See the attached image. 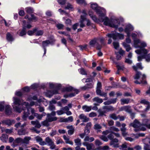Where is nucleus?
Segmentation results:
<instances>
[{"label":"nucleus","mask_w":150,"mask_h":150,"mask_svg":"<svg viewBox=\"0 0 150 150\" xmlns=\"http://www.w3.org/2000/svg\"><path fill=\"white\" fill-rule=\"evenodd\" d=\"M58 93L57 90H53L52 91H48L46 93V96L49 98L51 97L54 94Z\"/></svg>","instance_id":"dca6fc26"},{"label":"nucleus","mask_w":150,"mask_h":150,"mask_svg":"<svg viewBox=\"0 0 150 150\" xmlns=\"http://www.w3.org/2000/svg\"><path fill=\"white\" fill-rule=\"evenodd\" d=\"M97 43V41L96 39H94L91 40L89 42V45L91 47H94V45Z\"/></svg>","instance_id":"37998d69"},{"label":"nucleus","mask_w":150,"mask_h":150,"mask_svg":"<svg viewBox=\"0 0 150 150\" xmlns=\"http://www.w3.org/2000/svg\"><path fill=\"white\" fill-rule=\"evenodd\" d=\"M8 139V136L6 134H3L0 137V139L3 142H6Z\"/></svg>","instance_id":"2f4dec72"},{"label":"nucleus","mask_w":150,"mask_h":150,"mask_svg":"<svg viewBox=\"0 0 150 150\" xmlns=\"http://www.w3.org/2000/svg\"><path fill=\"white\" fill-rule=\"evenodd\" d=\"M125 111L129 113H131L132 112V110L131 109V107L129 106H125Z\"/></svg>","instance_id":"6e6d98bb"},{"label":"nucleus","mask_w":150,"mask_h":150,"mask_svg":"<svg viewBox=\"0 0 150 150\" xmlns=\"http://www.w3.org/2000/svg\"><path fill=\"white\" fill-rule=\"evenodd\" d=\"M74 89H75L73 88L72 87L70 86L64 88L63 89V91H64L70 92L73 91Z\"/></svg>","instance_id":"ea45409f"},{"label":"nucleus","mask_w":150,"mask_h":150,"mask_svg":"<svg viewBox=\"0 0 150 150\" xmlns=\"http://www.w3.org/2000/svg\"><path fill=\"white\" fill-rule=\"evenodd\" d=\"M60 120L62 122H72L73 121V118L72 116H70L66 118H61Z\"/></svg>","instance_id":"5701e85b"},{"label":"nucleus","mask_w":150,"mask_h":150,"mask_svg":"<svg viewBox=\"0 0 150 150\" xmlns=\"http://www.w3.org/2000/svg\"><path fill=\"white\" fill-rule=\"evenodd\" d=\"M54 41L55 40L52 39L43 41L42 43V47L43 48H46V47L48 46L49 44L53 45Z\"/></svg>","instance_id":"9b49d317"},{"label":"nucleus","mask_w":150,"mask_h":150,"mask_svg":"<svg viewBox=\"0 0 150 150\" xmlns=\"http://www.w3.org/2000/svg\"><path fill=\"white\" fill-rule=\"evenodd\" d=\"M141 124L137 119H135L133 123H130V125L132 127L135 129H138L140 127Z\"/></svg>","instance_id":"f8f14e48"},{"label":"nucleus","mask_w":150,"mask_h":150,"mask_svg":"<svg viewBox=\"0 0 150 150\" xmlns=\"http://www.w3.org/2000/svg\"><path fill=\"white\" fill-rule=\"evenodd\" d=\"M142 125L150 129V120L147 119H143Z\"/></svg>","instance_id":"2eb2a0df"},{"label":"nucleus","mask_w":150,"mask_h":150,"mask_svg":"<svg viewBox=\"0 0 150 150\" xmlns=\"http://www.w3.org/2000/svg\"><path fill=\"white\" fill-rule=\"evenodd\" d=\"M91 7L95 11L100 17H103L105 15V10L103 8L98 6L97 4L91 3Z\"/></svg>","instance_id":"20e7f679"},{"label":"nucleus","mask_w":150,"mask_h":150,"mask_svg":"<svg viewBox=\"0 0 150 150\" xmlns=\"http://www.w3.org/2000/svg\"><path fill=\"white\" fill-rule=\"evenodd\" d=\"M43 32L42 30H37H37L35 33V35L36 36H40L42 35L43 34Z\"/></svg>","instance_id":"603ef678"},{"label":"nucleus","mask_w":150,"mask_h":150,"mask_svg":"<svg viewBox=\"0 0 150 150\" xmlns=\"http://www.w3.org/2000/svg\"><path fill=\"white\" fill-rule=\"evenodd\" d=\"M92 100L93 102H96L99 104H100L103 102V99L99 98L98 97H96L93 98L92 99Z\"/></svg>","instance_id":"473e14b6"},{"label":"nucleus","mask_w":150,"mask_h":150,"mask_svg":"<svg viewBox=\"0 0 150 150\" xmlns=\"http://www.w3.org/2000/svg\"><path fill=\"white\" fill-rule=\"evenodd\" d=\"M73 91L75 92L74 93H71L68 94H65L64 95V96L65 98L72 97L74 96L75 95L78 94L79 92V91L76 89H74Z\"/></svg>","instance_id":"6ab92c4d"},{"label":"nucleus","mask_w":150,"mask_h":150,"mask_svg":"<svg viewBox=\"0 0 150 150\" xmlns=\"http://www.w3.org/2000/svg\"><path fill=\"white\" fill-rule=\"evenodd\" d=\"M67 127L68 129L71 128V129H69V130H68V134L69 135H71L74 132V129L73 128V127L72 126H67Z\"/></svg>","instance_id":"a19ab883"},{"label":"nucleus","mask_w":150,"mask_h":150,"mask_svg":"<svg viewBox=\"0 0 150 150\" xmlns=\"http://www.w3.org/2000/svg\"><path fill=\"white\" fill-rule=\"evenodd\" d=\"M120 149H124L127 148V146L126 143L122 144L121 146H119L118 147Z\"/></svg>","instance_id":"4d7b16f0"},{"label":"nucleus","mask_w":150,"mask_h":150,"mask_svg":"<svg viewBox=\"0 0 150 150\" xmlns=\"http://www.w3.org/2000/svg\"><path fill=\"white\" fill-rule=\"evenodd\" d=\"M114 40L113 42V45L114 48L116 50H117L119 47V44L118 42L116 41L117 38H112Z\"/></svg>","instance_id":"7c9ffc66"},{"label":"nucleus","mask_w":150,"mask_h":150,"mask_svg":"<svg viewBox=\"0 0 150 150\" xmlns=\"http://www.w3.org/2000/svg\"><path fill=\"white\" fill-rule=\"evenodd\" d=\"M63 137L65 141V142L66 144H69L71 145L73 144V142L71 141H70L69 139L67 138L66 136L64 135Z\"/></svg>","instance_id":"4c0bfd02"},{"label":"nucleus","mask_w":150,"mask_h":150,"mask_svg":"<svg viewBox=\"0 0 150 150\" xmlns=\"http://www.w3.org/2000/svg\"><path fill=\"white\" fill-rule=\"evenodd\" d=\"M26 22L25 21H23V27L22 30H19L17 32V34L20 36H23L24 35H25L26 33V31L25 24Z\"/></svg>","instance_id":"6e6552de"},{"label":"nucleus","mask_w":150,"mask_h":150,"mask_svg":"<svg viewBox=\"0 0 150 150\" xmlns=\"http://www.w3.org/2000/svg\"><path fill=\"white\" fill-rule=\"evenodd\" d=\"M56 112L57 113V114L58 115H61L62 114H63L65 112H64L62 108L60 110H57Z\"/></svg>","instance_id":"052dcab7"},{"label":"nucleus","mask_w":150,"mask_h":150,"mask_svg":"<svg viewBox=\"0 0 150 150\" xmlns=\"http://www.w3.org/2000/svg\"><path fill=\"white\" fill-rule=\"evenodd\" d=\"M102 127L98 123L96 124L94 126L93 128L94 129L97 130V132L98 133L99 132H101V131L99 129L102 128Z\"/></svg>","instance_id":"cd10ccee"},{"label":"nucleus","mask_w":150,"mask_h":150,"mask_svg":"<svg viewBox=\"0 0 150 150\" xmlns=\"http://www.w3.org/2000/svg\"><path fill=\"white\" fill-rule=\"evenodd\" d=\"M2 122L3 124L9 126L15 123V121L13 120L7 119L3 120Z\"/></svg>","instance_id":"ddd939ff"},{"label":"nucleus","mask_w":150,"mask_h":150,"mask_svg":"<svg viewBox=\"0 0 150 150\" xmlns=\"http://www.w3.org/2000/svg\"><path fill=\"white\" fill-rule=\"evenodd\" d=\"M121 104L122 105L128 104L130 102V99L129 98H122L120 100Z\"/></svg>","instance_id":"c85d7f7f"},{"label":"nucleus","mask_w":150,"mask_h":150,"mask_svg":"<svg viewBox=\"0 0 150 150\" xmlns=\"http://www.w3.org/2000/svg\"><path fill=\"white\" fill-rule=\"evenodd\" d=\"M113 132H111V133L108 136V138L111 140L114 139V137L113 135Z\"/></svg>","instance_id":"e2e57ef3"},{"label":"nucleus","mask_w":150,"mask_h":150,"mask_svg":"<svg viewBox=\"0 0 150 150\" xmlns=\"http://www.w3.org/2000/svg\"><path fill=\"white\" fill-rule=\"evenodd\" d=\"M122 45L126 49V51L127 52H129L132 49L129 45L127 44L126 42H123Z\"/></svg>","instance_id":"f704fd0d"},{"label":"nucleus","mask_w":150,"mask_h":150,"mask_svg":"<svg viewBox=\"0 0 150 150\" xmlns=\"http://www.w3.org/2000/svg\"><path fill=\"white\" fill-rule=\"evenodd\" d=\"M100 138L105 142H107L108 141V138L104 135H102L100 137Z\"/></svg>","instance_id":"0e129e2a"},{"label":"nucleus","mask_w":150,"mask_h":150,"mask_svg":"<svg viewBox=\"0 0 150 150\" xmlns=\"http://www.w3.org/2000/svg\"><path fill=\"white\" fill-rule=\"evenodd\" d=\"M93 145V144H89L87 146L86 148L87 150H91Z\"/></svg>","instance_id":"774afa93"},{"label":"nucleus","mask_w":150,"mask_h":150,"mask_svg":"<svg viewBox=\"0 0 150 150\" xmlns=\"http://www.w3.org/2000/svg\"><path fill=\"white\" fill-rule=\"evenodd\" d=\"M115 64H117L116 67L118 70H123L124 69V67L123 65L120 66L116 62L115 63Z\"/></svg>","instance_id":"5fc2aeb1"},{"label":"nucleus","mask_w":150,"mask_h":150,"mask_svg":"<svg viewBox=\"0 0 150 150\" xmlns=\"http://www.w3.org/2000/svg\"><path fill=\"white\" fill-rule=\"evenodd\" d=\"M45 142L46 144H48L49 146L54 142L52 139H51L49 137H47L45 139Z\"/></svg>","instance_id":"c9c22d12"},{"label":"nucleus","mask_w":150,"mask_h":150,"mask_svg":"<svg viewBox=\"0 0 150 150\" xmlns=\"http://www.w3.org/2000/svg\"><path fill=\"white\" fill-rule=\"evenodd\" d=\"M49 121L46 118V120L41 122V124L44 126L48 127L50 125Z\"/></svg>","instance_id":"79ce46f5"},{"label":"nucleus","mask_w":150,"mask_h":150,"mask_svg":"<svg viewBox=\"0 0 150 150\" xmlns=\"http://www.w3.org/2000/svg\"><path fill=\"white\" fill-rule=\"evenodd\" d=\"M37 30V28H35L33 30H29L28 31L27 33L28 34L30 35H35V33Z\"/></svg>","instance_id":"a18cd8bd"},{"label":"nucleus","mask_w":150,"mask_h":150,"mask_svg":"<svg viewBox=\"0 0 150 150\" xmlns=\"http://www.w3.org/2000/svg\"><path fill=\"white\" fill-rule=\"evenodd\" d=\"M76 145L78 146H81V140L79 138H77L74 140Z\"/></svg>","instance_id":"c03bdc74"},{"label":"nucleus","mask_w":150,"mask_h":150,"mask_svg":"<svg viewBox=\"0 0 150 150\" xmlns=\"http://www.w3.org/2000/svg\"><path fill=\"white\" fill-rule=\"evenodd\" d=\"M146 76L145 74H142L141 72L137 71L134 76V78L136 79L140 78V82L137 80L134 81V83L137 84H140L141 83L144 84H146L147 82L146 81Z\"/></svg>","instance_id":"39448f33"},{"label":"nucleus","mask_w":150,"mask_h":150,"mask_svg":"<svg viewBox=\"0 0 150 150\" xmlns=\"http://www.w3.org/2000/svg\"><path fill=\"white\" fill-rule=\"evenodd\" d=\"M31 138L30 137H25L23 139V143L25 144H29V141L31 140Z\"/></svg>","instance_id":"72a5a7b5"},{"label":"nucleus","mask_w":150,"mask_h":150,"mask_svg":"<svg viewBox=\"0 0 150 150\" xmlns=\"http://www.w3.org/2000/svg\"><path fill=\"white\" fill-rule=\"evenodd\" d=\"M118 142V139L115 138L112 140L110 143V145L114 147H119V144L117 143Z\"/></svg>","instance_id":"4468645a"},{"label":"nucleus","mask_w":150,"mask_h":150,"mask_svg":"<svg viewBox=\"0 0 150 150\" xmlns=\"http://www.w3.org/2000/svg\"><path fill=\"white\" fill-rule=\"evenodd\" d=\"M142 142L144 145L150 144V138H146L143 139L142 140Z\"/></svg>","instance_id":"58836bf2"},{"label":"nucleus","mask_w":150,"mask_h":150,"mask_svg":"<svg viewBox=\"0 0 150 150\" xmlns=\"http://www.w3.org/2000/svg\"><path fill=\"white\" fill-rule=\"evenodd\" d=\"M100 20L102 22H104L105 25L115 28H117L120 24L119 20L117 18L112 19L110 20L108 17H105L104 18H101Z\"/></svg>","instance_id":"f03ea898"},{"label":"nucleus","mask_w":150,"mask_h":150,"mask_svg":"<svg viewBox=\"0 0 150 150\" xmlns=\"http://www.w3.org/2000/svg\"><path fill=\"white\" fill-rule=\"evenodd\" d=\"M144 150H150V144L144 145Z\"/></svg>","instance_id":"338daca9"},{"label":"nucleus","mask_w":150,"mask_h":150,"mask_svg":"<svg viewBox=\"0 0 150 150\" xmlns=\"http://www.w3.org/2000/svg\"><path fill=\"white\" fill-rule=\"evenodd\" d=\"M100 89H96V94L98 95H99L102 97H106L107 96V93L104 92H102Z\"/></svg>","instance_id":"412c9836"},{"label":"nucleus","mask_w":150,"mask_h":150,"mask_svg":"<svg viewBox=\"0 0 150 150\" xmlns=\"http://www.w3.org/2000/svg\"><path fill=\"white\" fill-rule=\"evenodd\" d=\"M106 36L108 38H123L124 36L122 35H121L120 33L116 32L115 31H113L110 33H108L106 35Z\"/></svg>","instance_id":"0eeeda50"},{"label":"nucleus","mask_w":150,"mask_h":150,"mask_svg":"<svg viewBox=\"0 0 150 150\" xmlns=\"http://www.w3.org/2000/svg\"><path fill=\"white\" fill-rule=\"evenodd\" d=\"M110 130L111 131H114L117 132H119L120 131V130L118 128H117L114 126H112L110 128Z\"/></svg>","instance_id":"bf43d9fd"},{"label":"nucleus","mask_w":150,"mask_h":150,"mask_svg":"<svg viewBox=\"0 0 150 150\" xmlns=\"http://www.w3.org/2000/svg\"><path fill=\"white\" fill-rule=\"evenodd\" d=\"M82 109L85 112H89L92 110V106H88L87 105H84L82 107Z\"/></svg>","instance_id":"a878e982"},{"label":"nucleus","mask_w":150,"mask_h":150,"mask_svg":"<svg viewBox=\"0 0 150 150\" xmlns=\"http://www.w3.org/2000/svg\"><path fill=\"white\" fill-rule=\"evenodd\" d=\"M5 112L6 115H11L12 111L11 106L10 105H7L5 106Z\"/></svg>","instance_id":"4be33fe9"},{"label":"nucleus","mask_w":150,"mask_h":150,"mask_svg":"<svg viewBox=\"0 0 150 150\" xmlns=\"http://www.w3.org/2000/svg\"><path fill=\"white\" fill-rule=\"evenodd\" d=\"M97 115V114L96 113L94 112H92L89 114V116L91 117H96Z\"/></svg>","instance_id":"680f3d73"},{"label":"nucleus","mask_w":150,"mask_h":150,"mask_svg":"<svg viewBox=\"0 0 150 150\" xmlns=\"http://www.w3.org/2000/svg\"><path fill=\"white\" fill-rule=\"evenodd\" d=\"M47 120H49V122H52L56 121L57 119V117H53V116H52L50 115L49 114V113H48L47 114Z\"/></svg>","instance_id":"aec40b11"},{"label":"nucleus","mask_w":150,"mask_h":150,"mask_svg":"<svg viewBox=\"0 0 150 150\" xmlns=\"http://www.w3.org/2000/svg\"><path fill=\"white\" fill-rule=\"evenodd\" d=\"M14 142L17 143H23V139L21 138H18L14 140Z\"/></svg>","instance_id":"3c124183"},{"label":"nucleus","mask_w":150,"mask_h":150,"mask_svg":"<svg viewBox=\"0 0 150 150\" xmlns=\"http://www.w3.org/2000/svg\"><path fill=\"white\" fill-rule=\"evenodd\" d=\"M78 71L79 73L83 75H86L87 73L86 71L83 68H81L78 69Z\"/></svg>","instance_id":"de8ad7c7"},{"label":"nucleus","mask_w":150,"mask_h":150,"mask_svg":"<svg viewBox=\"0 0 150 150\" xmlns=\"http://www.w3.org/2000/svg\"><path fill=\"white\" fill-rule=\"evenodd\" d=\"M109 117L110 118L115 120H116L118 119V116H117L116 114L114 113L110 114Z\"/></svg>","instance_id":"8fccbe9b"},{"label":"nucleus","mask_w":150,"mask_h":150,"mask_svg":"<svg viewBox=\"0 0 150 150\" xmlns=\"http://www.w3.org/2000/svg\"><path fill=\"white\" fill-rule=\"evenodd\" d=\"M79 117L81 119L83 120V122H88L89 120V118L87 117L83 114H81L79 116Z\"/></svg>","instance_id":"b1692460"},{"label":"nucleus","mask_w":150,"mask_h":150,"mask_svg":"<svg viewBox=\"0 0 150 150\" xmlns=\"http://www.w3.org/2000/svg\"><path fill=\"white\" fill-rule=\"evenodd\" d=\"M86 18H84V16H81V18L79 21L80 26L81 28H83L85 26L84 23L85 21H86Z\"/></svg>","instance_id":"393cba45"},{"label":"nucleus","mask_w":150,"mask_h":150,"mask_svg":"<svg viewBox=\"0 0 150 150\" xmlns=\"http://www.w3.org/2000/svg\"><path fill=\"white\" fill-rule=\"evenodd\" d=\"M88 14L89 16H90V17L91 18L92 20L93 21L95 22H98L99 21L102 22L101 21V18H104L105 17V15L103 16V17H100L99 16V18L98 19L97 17H96V16L94 15H93L92 13L90 11H89L88 13Z\"/></svg>","instance_id":"1a4fd4ad"},{"label":"nucleus","mask_w":150,"mask_h":150,"mask_svg":"<svg viewBox=\"0 0 150 150\" xmlns=\"http://www.w3.org/2000/svg\"><path fill=\"white\" fill-rule=\"evenodd\" d=\"M34 116L36 117L38 119L41 120L42 117H43V115H42L39 114L37 113L34 114Z\"/></svg>","instance_id":"69168bd1"},{"label":"nucleus","mask_w":150,"mask_h":150,"mask_svg":"<svg viewBox=\"0 0 150 150\" xmlns=\"http://www.w3.org/2000/svg\"><path fill=\"white\" fill-rule=\"evenodd\" d=\"M98 112L99 113V115L98 116V117L100 116H103L104 115H105V114L106 113V111L105 110H102L99 109L98 110Z\"/></svg>","instance_id":"09e8293b"},{"label":"nucleus","mask_w":150,"mask_h":150,"mask_svg":"<svg viewBox=\"0 0 150 150\" xmlns=\"http://www.w3.org/2000/svg\"><path fill=\"white\" fill-rule=\"evenodd\" d=\"M25 11L27 13L31 14L33 13L34 10L32 8L28 7L25 8Z\"/></svg>","instance_id":"49530a36"},{"label":"nucleus","mask_w":150,"mask_h":150,"mask_svg":"<svg viewBox=\"0 0 150 150\" xmlns=\"http://www.w3.org/2000/svg\"><path fill=\"white\" fill-rule=\"evenodd\" d=\"M28 133L26 130L24 128H22L19 129L18 131V134L20 135H24Z\"/></svg>","instance_id":"bb28decb"},{"label":"nucleus","mask_w":150,"mask_h":150,"mask_svg":"<svg viewBox=\"0 0 150 150\" xmlns=\"http://www.w3.org/2000/svg\"><path fill=\"white\" fill-rule=\"evenodd\" d=\"M77 3L79 4H82L84 5L86 4L85 0H76Z\"/></svg>","instance_id":"864d4df0"},{"label":"nucleus","mask_w":150,"mask_h":150,"mask_svg":"<svg viewBox=\"0 0 150 150\" xmlns=\"http://www.w3.org/2000/svg\"><path fill=\"white\" fill-rule=\"evenodd\" d=\"M13 99L12 106L14 110L19 113H21L22 110H24L22 118L23 120H26L28 115L29 114L28 108L29 106V103L26 102H23L22 100L17 97H14Z\"/></svg>","instance_id":"f257e3e1"},{"label":"nucleus","mask_w":150,"mask_h":150,"mask_svg":"<svg viewBox=\"0 0 150 150\" xmlns=\"http://www.w3.org/2000/svg\"><path fill=\"white\" fill-rule=\"evenodd\" d=\"M93 87V84L92 83H87L85 86L82 87L81 88L83 91L88 90Z\"/></svg>","instance_id":"f3484780"},{"label":"nucleus","mask_w":150,"mask_h":150,"mask_svg":"<svg viewBox=\"0 0 150 150\" xmlns=\"http://www.w3.org/2000/svg\"><path fill=\"white\" fill-rule=\"evenodd\" d=\"M56 26L58 29L60 30L62 29L64 26L63 24L58 23L56 25Z\"/></svg>","instance_id":"13d9d810"},{"label":"nucleus","mask_w":150,"mask_h":150,"mask_svg":"<svg viewBox=\"0 0 150 150\" xmlns=\"http://www.w3.org/2000/svg\"><path fill=\"white\" fill-rule=\"evenodd\" d=\"M131 36L132 38H137V37H142V34L140 32H134L132 33L131 35Z\"/></svg>","instance_id":"e433bc0d"},{"label":"nucleus","mask_w":150,"mask_h":150,"mask_svg":"<svg viewBox=\"0 0 150 150\" xmlns=\"http://www.w3.org/2000/svg\"><path fill=\"white\" fill-rule=\"evenodd\" d=\"M37 142H38L39 144L43 146L46 145V143L45 141H43L42 139L40 137L37 136L35 138Z\"/></svg>","instance_id":"a211bd4d"},{"label":"nucleus","mask_w":150,"mask_h":150,"mask_svg":"<svg viewBox=\"0 0 150 150\" xmlns=\"http://www.w3.org/2000/svg\"><path fill=\"white\" fill-rule=\"evenodd\" d=\"M133 30L134 28L131 24H129L126 26L125 29V31L127 33L128 37H129L130 36V31Z\"/></svg>","instance_id":"9d476101"},{"label":"nucleus","mask_w":150,"mask_h":150,"mask_svg":"<svg viewBox=\"0 0 150 150\" xmlns=\"http://www.w3.org/2000/svg\"><path fill=\"white\" fill-rule=\"evenodd\" d=\"M148 52L149 51L145 48H142L140 50H135V52L137 54H143L141 56L138 57V61H141L143 59H145L147 62H150V53L147 54Z\"/></svg>","instance_id":"7ed1b4c3"},{"label":"nucleus","mask_w":150,"mask_h":150,"mask_svg":"<svg viewBox=\"0 0 150 150\" xmlns=\"http://www.w3.org/2000/svg\"><path fill=\"white\" fill-rule=\"evenodd\" d=\"M132 68L135 71H137V68H139L141 69H142L143 68L141 63H137L136 66H134L132 67Z\"/></svg>","instance_id":"c756f323"},{"label":"nucleus","mask_w":150,"mask_h":150,"mask_svg":"<svg viewBox=\"0 0 150 150\" xmlns=\"http://www.w3.org/2000/svg\"><path fill=\"white\" fill-rule=\"evenodd\" d=\"M134 44L133 46L135 48H144L147 46L146 43L143 41H141L138 38H133Z\"/></svg>","instance_id":"423d86ee"}]
</instances>
